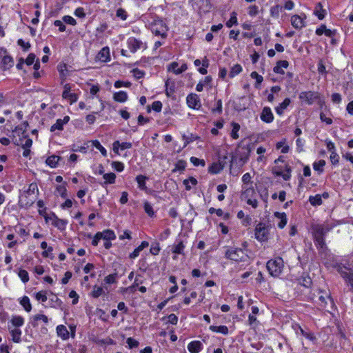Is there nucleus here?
Returning <instances> with one entry per match:
<instances>
[{
	"mask_svg": "<svg viewBox=\"0 0 353 353\" xmlns=\"http://www.w3.org/2000/svg\"><path fill=\"white\" fill-rule=\"evenodd\" d=\"M148 26L152 33L155 35L161 36L163 39H165L167 37L168 28L163 20L154 19L153 21L149 23Z\"/></svg>",
	"mask_w": 353,
	"mask_h": 353,
	"instance_id": "f257e3e1",
	"label": "nucleus"
},
{
	"mask_svg": "<svg viewBox=\"0 0 353 353\" xmlns=\"http://www.w3.org/2000/svg\"><path fill=\"white\" fill-rule=\"evenodd\" d=\"M28 125V123L24 122L20 126L16 127L14 130V132L17 133L19 135L21 134L22 135V138H20L18 141L16 140V144L21 145L23 148H30L32 145V140L25 134Z\"/></svg>",
	"mask_w": 353,
	"mask_h": 353,
	"instance_id": "f03ea898",
	"label": "nucleus"
},
{
	"mask_svg": "<svg viewBox=\"0 0 353 353\" xmlns=\"http://www.w3.org/2000/svg\"><path fill=\"white\" fill-rule=\"evenodd\" d=\"M283 266V261L281 257L271 259L267 263V269L270 274L274 277H277L281 274Z\"/></svg>",
	"mask_w": 353,
	"mask_h": 353,
	"instance_id": "7ed1b4c3",
	"label": "nucleus"
},
{
	"mask_svg": "<svg viewBox=\"0 0 353 353\" xmlns=\"http://www.w3.org/2000/svg\"><path fill=\"white\" fill-rule=\"evenodd\" d=\"M225 258L234 261H245L248 256L244 250L237 248H230L225 253Z\"/></svg>",
	"mask_w": 353,
	"mask_h": 353,
	"instance_id": "20e7f679",
	"label": "nucleus"
},
{
	"mask_svg": "<svg viewBox=\"0 0 353 353\" xmlns=\"http://www.w3.org/2000/svg\"><path fill=\"white\" fill-rule=\"evenodd\" d=\"M312 299L314 303L322 309L325 308L327 301H330L331 303L332 302L330 294L322 290H319L316 294H314Z\"/></svg>",
	"mask_w": 353,
	"mask_h": 353,
	"instance_id": "39448f33",
	"label": "nucleus"
},
{
	"mask_svg": "<svg viewBox=\"0 0 353 353\" xmlns=\"http://www.w3.org/2000/svg\"><path fill=\"white\" fill-rule=\"evenodd\" d=\"M127 45L132 53H135L138 50H145L148 48L146 42L135 37H129L127 40Z\"/></svg>",
	"mask_w": 353,
	"mask_h": 353,
	"instance_id": "423d86ee",
	"label": "nucleus"
},
{
	"mask_svg": "<svg viewBox=\"0 0 353 353\" xmlns=\"http://www.w3.org/2000/svg\"><path fill=\"white\" fill-rule=\"evenodd\" d=\"M268 228L263 223H259L255 228V237L261 241H266L268 239Z\"/></svg>",
	"mask_w": 353,
	"mask_h": 353,
	"instance_id": "0eeeda50",
	"label": "nucleus"
},
{
	"mask_svg": "<svg viewBox=\"0 0 353 353\" xmlns=\"http://www.w3.org/2000/svg\"><path fill=\"white\" fill-rule=\"evenodd\" d=\"M186 103L188 106L192 109L199 110L201 107L200 98L194 93H191L187 96Z\"/></svg>",
	"mask_w": 353,
	"mask_h": 353,
	"instance_id": "6e6552de",
	"label": "nucleus"
},
{
	"mask_svg": "<svg viewBox=\"0 0 353 353\" xmlns=\"http://www.w3.org/2000/svg\"><path fill=\"white\" fill-rule=\"evenodd\" d=\"M272 173L277 176H282L285 181H288L291 178V168L289 165H285V172L279 166L272 168Z\"/></svg>",
	"mask_w": 353,
	"mask_h": 353,
	"instance_id": "1a4fd4ad",
	"label": "nucleus"
},
{
	"mask_svg": "<svg viewBox=\"0 0 353 353\" xmlns=\"http://www.w3.org/2000/svg\"><path fill=\"white\" fill-rule=\"evenodd\" d=\"M37 197L34 195L27 194L24 192L19 198V204L24 208L30 207L36 201Z\"/></svg>",
	"mask_w": 353,
	"mask_h": 353,
	"instance_id": "9d476101",
	"label": "nucleus"
},
{
	"mask_svg": "<svg viewBox=\"0 0 353 353\" xmlns=\"http://www.w3.org/2000/svg\"><path fill=\"white\" fill-rule=\"evenodd\" d=\"M318 98V93L312 91L301 92L299 94V99L310 105L312 104Z\"/></svg>",
	"mask_w": 353,
	"mask_h": 353,
	"instance_id": "9b49d317",
	"label": "nucleus"
},
{
	"mask_svg": "<svg viewBox=\"0 0 353 353\" xmlns=\"http://www.w3.org/2000/svg\"><path fill=\"white\" fill-rule=\"evenodd\" d=\"M71 85L69 83H66L63 87V92L62 93V97L65 99L70 101V103H75L78 100V95L75 93H72Z\"/></svg>",
	"mask_w": 353,
	"mask_h": 353,
	"instance_id": "f8f14e48",
	"label": "nucleus"
},
{
	"mask_svg": "<svg viewBox=\"0 0 353 353\" xmlns=\"http://www.w3.org/2000/svg\"><path fill=\"white\" fill-rule=\"evenodd\" d=\"M256 194L255 190L252 185H243L241 198L243 200H247L254 198Z\"/></svg>",
	"mask_w": 353,
	"mask_h": 353,
	"instance_id": "ddd939ff",
	"label": "nucleus"
},
{
	"mask_svg": "<svg viewBox=\"0 0 353 353\" xmlns=\"http://www.w3.org/2000/svg\"><path fill=\"white\" fill-rule=\"evenodd\" d=\"M39 321H42L47 324L48 323V318L44 314H36L30 319V323L33 327H37L39 325Z\"/></svg>",
	"mask_w": 353,
	"mask_h": 353,
	"instance_id": "4468645a",
	"label": "nucleus"
},
{
	"mask_svg": "<svg viewBox=\"0 0 353 353\" xmlns=\"http://www.w3.org/2000/svg\"><path fill=\"white\" fill-rule=\"evenodd\" d=\"M261 119L265 123H271L274 120V115L272 112L270 108H263L261 114Z\"/></svg>",
	"mask_w": 353,
	"mask_h": 353,
	"instance_id": "2eb2a0df",
	"label": "nucleus"
},
{
	"mask_svg": "<svg viewBox=\"0 0 353 353\" xmlns=\"http://www.w3.org/2000/svg\"><path fill=\"white\" fill-rule=\"evenodd\" d=\"M70 121V117L68 116H65L63 119H59L56 121V123L53 124L50 128V131L54 132L55 130H62L63 129V125L67 124Z\"/></svg>",
	"mask_w": 353,
	"mask_h": 353,
	"instance_id": "dca6fc26",
	"label": "nucleus"
},
{
	"mask_svg": "<svg viewBox=\"0 0 353 353\" xmlns=\"http://www.w3.org/2000/svg\"><path fill=\"white\" fill-rule=\"evenodd\" d=\"M132 146V144L130 142H122L120 143L119 141H115L113 143V150L114 152L119 154V150H124L126 149H130Z\"/></svg>",
	"mask_w": 353,
	"mask_h": 353,
	"instance_id": "f3484780",
	"label": "nucleus"
},
{
	"mask_svg": "<svg viewBox=\"0 0 353 353\" xmlns=\"http://www.w3.org/2000/svg\"><path fill=\"white\" fill-rule=\"evenodd\" d=\"M97 59L101 62H108L110 60V49L108 47L103 48L98 53Z\"/></svg>",
	"mask_w": 353,
	"mask_h": 353,
	"instance_id": "a211bd4d",
	"label": "nucleus"
},
{
	"mask_svg": "<svg viewBox=\"0 0 353 353\" xmlns=\"http://www.w3.org/2000/svg\"><path fill=\"white\" fill-rule=\"evenodd\" d=\"M292 26L296 29H301L305 26L304 19L299 15H293L291 17Z\"/></svg>",
	"mask_w": 353,
	"mask_h": 353,
	"instance_id": "6ab92c4d",
	"label": "nucleus"
},
{
	"mask_svg": "<svg viewBox=\"0 0 353 353\" xmlns=\"http://www.w3.org/2000/svg\"><path fill=\"white\" fill-rule=\"evenodd\" d=\"M313 238H325L326 233L324 232L323 228L320 224H314L312 225Z\"/></svg>",
	"mask_w": 353,
	"mask_h": 353,
	"instance_id": "aec40b11",
	"label": "nucleus"
},
{
	"mask_svg": "<svg viewBox=\"0 0 353 353\" xmlns=\"http://www.w3.org/2000/svg\"><path fill=\"white\" fill-rule=\"evenodd\" d=\"M289 65L288 61L282 60L276 62V65L273 68V71L276 74H284L283 68H287Z\"/></svg>",
	"mask_w": 353,
	"mask_h": 353,
	"instance_id": "412c9836",
	"label": "nucleus"
},
{
	"mask_svg": "<svg viewBox=\"0 0 353 353\" xmlns=\"http://www.w3.org/2000/svg\"><path fill=\"white\" fill-rule=\"evenodd\" d=\"M99 101L101 102L100 108L97 111H94L92 114H88L85 117V121L89 124H93L94 123L96 120L94 114H97L104 110V105L102 99H99Z\"/></svg>",
	"mask_w": 353,
	"mask_h": 353,
	"instance_id": "4be33fe9",
	"label": "nucleus"
},
{
	"mask_svg": "<svg viewBox=\"0 0 353 353\" xmlns=\"http://www.w3.org/2000/svg\"><path fill=\"white\" fill-rule=\"evenodd\" d=\"M57 333L62 340H68L70 337V332L67 330L66 327L63 325H59L57 327Z\"/></svg>",
	"mask_w": 353,
	"mask_h": 353,
	"instance_id": "5701e85b",
	"label": "nucleus"
},
{
	"mask_svg": "<svg viewBox=\"0 0 353 353\" xmlns=\"http://www.w3.org/2000/svg\"><path fill=\"white\" fill-rule=\"evenodd\" d=\"M203 349V345L199 341L190 342L188 345V350L191 353H199Z\"/></svg>",
	"mask_w": 353,
	"mask_h": 353,
	"instance_id": "b1692460",
	"label": "nucleus"
},
{
	"mask_svg": "<svg viewBox=\"0 0 353 353\" xmlns=\"http://www.w3.org/2000/svg\"><path fill=\"white\" fill-rule=\"evenodd\" d=\"M149 245V243L148 241H142L141 245H139L137 248L134 250V251L130 254L129 258L131 259H134L139 256L140 252L145 248H148Z\"/></svg>",
	"mask_w": 353,
	"mask_h": 353,
	"instance_id": "393cba45",
	"label": "nucleus"
},
{
	"mask_svg": "<svg viewBox=\"0 0 353 353\" xmlns=\"http://www.w3.org/2000/svg\"><path fill=\"white\" fill-rule=\"evenodd\" d=\"M179 64L176 62H172L169 67V70H172L174 74H179L185 72L188 69V66L185 63H183L181 67H178Z\"/></svg>",
	"mask_w": 353,
	"mask_h": 353,
	"instance_id": "a878e982",
	"label": "nucleus"
},
{
	"mask_svg": "<svg viewBox=\"0 0 353 353\" xmlns=\"http://www.w3.org/2000/svg\"><path fill=\"white\" fill-rule=\"evenodd\" d=\"M13 65V59L9 55H4L1 61V68L3 70H6L12 68Z\"/></svg>",
	"mask_w": 353,
	"mask_h": 353,
	"instance_id": "bb28decb",
	"label": "nucleus"
},
{
	"mask_svg": "<svg viewBox=\"0 0 353 353\" xmlns=\"http://www.w3.org/2000/svg\"><path fill=\"white\" fill-rule=\"evenodd\" d=\"M19 302L27 312H30L32 310V305L28 296H23L19 300Z\"/></svg>",
	"mask_w": 353,
	"mask_h": 353,
	"instance_id": "cd10ccee",
	"label": "nucleus"
},
{
	"mask_svg": "<svg viewBox=\"0 0 353 353\" xmlns=\"http://www.w3.org/2000/svg\"><path fill=\"white\" fill-rule=\"evenodd\" d=\"M314 14L318 17L319 19L322 20L326 14V10L323 8V6L321 3H318L314 10Z\"/></svg>",
	"mask_w": 353,
	"mask_h": 353,
	"instance_id": "c85d7f7f",
	"label": "nucleus"
},
{
	"mask_svg": "<svg viewBox=\"0 0 353 353\" xmlns=\"http://www.w3.org/2000/svg\"><path fill=\"white\" fill-rule=\"evenodd\" d=\"M113 99L114 101L120 103L125 102L128 100V94L125 91H119L115 92L113 95Z\"/></svg>",
	"mask_w": 353,
	"mask_h": 353,
	"instance_id": "c756f323",
	"label": "nucleus"
},
{
	"mask_svg": "<svg viewBox=\"0 0 353 353\" xmlns=\"http://www.w3.org/2000/svg\"><path fill=\"white\" fill-rule=\"evenodd\" d=\"M290 99L289 98H286L284 99V101L279 104V106H277L275 110H276V112L279 114V115H282L284 110L288 108V106L290 105Z\"/></svg>",
	"mask_w": 353,
	"mask_h": 353,
	"instance_id": "7c9ffc66",
	"label": "nucleus"
},
{
	"mask_svg": "<svg viewBox=\"0 0 353 353\" xmlns=\"http://www.w3.org/2000/svg\"><path fill=\"white\" fill-rule=\"evenodd\" d=\"M314 241L315 245L320 252H324L325 250H327L325 238H314Z\"/></svg>",
	"mask_w": 353,
	"mask_h": 353,
	"instance_id": "2f4dec72",
	"label": "nucleus"
},
{
	"mask_svg": "<svg viewBox=\"0 0 353 353\" xmlns=\"http://www.w3.org/2000/svg\"><path fill=\"white\" fill-rule=\"evenodd\" d=\"M185 249V245L181 241H179L176 243L174 244L172 248L173 253L176 254H183Z\"/></svg>",
	"mask_w": 353,
	"mask_h": 353,
	"instance_id": "473e14b6",
	"label": "nucleus"
},
{
	"mask_svg": "<svg viewBox=\"0 0 353 353\" xmlns=\"http://www.w3.org/2000/svg\"><path fill=\"white\" fill-rule=\"evenodd\" d=\"M60 160H61L60 157L57 156V155H52L46 159V163L50 168H56Z\"/></svg>",
	"mask_w": 353,
	"mask_h": 353,
	"instance_id": "72a5a7b5",
	"label": "nucleus"
},
{
	"mask_svg": "<svg viewBox=\"0 0 353 353\" xmlns=\"http://www.w3.org/2000/svg\"><path fill=\"white\" fill-rule=\"evenodd\" d=\"M274 215L280 219V221L278 223V227L281 229L283 228L286 225L288 221L286 214L285 213L275 212Z\"/></svg>",
	"mask_w": 353,
	"mask_h": 353,
	"instance_id": "f704fd0d",
	"label": "nucleus"
},
{
	"mask_svg": "<svg viewBox=\"0 0 353 353\" xmlns=\"http://www.w3.org/2000/svg\"><path fill=\"white\" fill-rule=\"evenodd\" d=\"M341 275L351 285L353 290V270H345L341 272Z\"/></svg>",
	"mask_w": 353,
	"mask_h": 353,
	"instance_id": "c9c22d12",
	"label": "nucleus"
},
{
	"mask_svg": "<svg viewBox=\"0 0 353 353\" xmlns=\"http://www.w3.org/2000/svg\"><path fill=\"white\" fill-rule=\"evenodd\" d=\"M68 224V221L64 219H61L55 216L54 219L53 221V225L57 227L60 230H65L66 225Z\"/></svg>",
	"mask_w": 353,
	"mask_h": 353,
	"instance_id": "e433bc0d",
	"label": "nucleus"
},
{
	"mask_svg": "<svg viewBox=\"0 0 353 353\" xmlns=\"http://www.w3.org/2000/svg\"><path fill=\"white\" fill-rule=\"evenodd\" d=\"M210 330L214 332L221 333L224 335H227L228 334V328L225 325H211L210 326Z\"/></svg>",
	"mask_w": 353,
	"mask_h": 353,
	"instance_id": "4c0bfd02",
	"label": "nucleus"
},
{
	"mask_svg": "<svg viewBox=\"0 0 353 353\" xmlns=\"http://www.w3.org/2000/svg\"><path fill=\"white\" fill-rule=\"evenodd\" d=\"M338 223L334 221H326L323 223L320 224L323 228L324 232L327 234L336 226Z\"/></svg>",
	"mask_w": 353,
	"mask_h": 353,
	"instance_id": "58836bf2",
	"label": "nucleus"
},
{
	"mask_svg": "<svg viewBox=\"0 0 353 353\" xmlns=\"http://www.w3.org/2000/svg\"><path fill=\"white\" fill-rule=\"evenodd\" d=\"M10 322L13 326L17 328L24 324V319L21 316H12Z\"/></svg>",
	"mask_w": 353,
	"mask_h": 353,
	"instance_id": "ea45409f",
	"label": "nucleus"
},
{
	"mask_svg": "<svg viewBox=\"0 0 353 353\" xmlns=\"http://www.w3.org/2000/svg\"><path fill=\"white\" fill-rule=\"evenodd\" d=\"M148 178L145 176H143V175H138L137 177H136V181L138 183V187L139 189L142 190H147V187L145 185V180L147 179Z\"/></svg>",
	"mask_w": 353,
	"mask_h": 353,
	"instance_id": "a19ab883",
	"label": "nucleus"
},
{
	"mask_svg": "<svg viewBox=\"0 0 353 353\" xmlns=\"http://www.w3.org/2000/svg\"><path fill=\"white\" fill-rule=\"evenodd\" d=\"M10 334L14 343H19L21 341V331L19 328L10 330Z\"/></svg>",
	"mask_w": 353,
	"mask_h": 353,
	"instance_id": "79ce46f5",
	"label": "nucleus"
},
{
	"mask_svg": "<svg viewBox=\"0 0 353 353\" xmlns=\"http://www.w3.org/2000/svg\"><path fill=\"white\" fill-rule=\"evenodd\" d=\"M105 291L103 288L95 285L93 286L92 291L91 292V295L94 298H98L100 296L103 295Z\"/></svg>",
	"mask_w": 353,
	"mask_h": 353,
	"instance_id": "37998d69",
	"label": "nucleus"
},
{
	"mask_svg": "<svg viewBox=\"0 0 353 353\" xmlns=\"http://www.w3.org/2000/svg\"><path fill=\"white\" fill-rule=\"evenodd\" d=\"M101 234L104 240H113L116 239L114 232L111 230H105L101 232Z\"/></svg>",
	"mask_w": 353,
	"mask_h": 353,
	"instance_id": "c03bdc74",
	"label": "nucleus"
},
{
	"mask_svg": "<svg viewBox=\"0 0 353 353\" xmlns=\"http://www.w3.org/2000/svg\"><path fill=\"white\" fill-rule=\"evenodd\" d=\"M103 179H105L104 184H112L115 182L116 175L113 172L108 173V174H103Z\"/></svg>",
	"mask_w": 353,
	"mask_h": 353,
	"instance_id": "a18cd8bd",
	"label": "nucleus"
},
{
	"mask_svg": "<svg viewBox=\"0 0 353 353\" xmlns=\"http://www.w3.org/2000/svg\"><path fill=\"white\" fill-rule=\"evenodd\" d=\"M25 192H27V194H29L30 195L32 194L37 197V195L39 194L37 184L36 183H30L28 186V189Z\"/></svg>",
	"mask_w": 353,
	"mask_h": 353,
	"instance_id": "49530a36",
	"label": "nucleus"
},
{
	"mask_svg": "<svg viewBox=\"0 0 353 353\" xmlns=\"http://www.w3.org/2000/svg\"><path fill=\"white\" fill-rule=\"evenodd\" d=\"M309 201L312 205H320L322 204L321 196L320 194L310 196L309 198Z\"/></svg>",
	"mask_w": 353,
	"mask_h": 353,
	"instance_id": "de8ad7c7",
	"label": "nucleus"
},
{
	"mask_svg": "<svg viewBox=\"0 0 353 353\" xmlns=\"http://www.w3.org/2000/svg\"><path fill=\"white\" fill-rule=\"evenodd\" d=\"M92 144L94 148H96L101 152V154L103 157L107 156V151L105 148L100 143V142L98 140L92 141Z\"/></svg>",
	"mask_w": 353,
	"mask_h": 353,
	"instance_id": "09e8293b",
	"label": "nucleus"
},
{
	"mask_svg": "<svg viewBox=\"0 0 353 353\" xmlns=\"http://www.w3.org/2000/svg\"><path fill=\"white\" fill-rule=\"evenodd\" d=\"M183 184L185 186V189L187 190H190V185H196L197 184V180L194 177H190L189 179H185L183 181Z\"/></svg>",
	"mask_w": 353,
	"mask_h": 353,
	"instance_id": "8fccbe9b",
	"label": "nucleus"
},
{
	"mask_svg": "<svg viewBox=\"0 0 353 353\" xmlns=\"http://www.w3.org/2000/svg\"><path fill=\"white\" fill-rule=\"evenodd\" d=\"M241 71L242 67L239 64H236L232 67L229 76L230 78H233L236 75L239 74Z\"/></svg>",
	"mask_w": 353,
	"mask_h": 353,
	"instance_id": "3c124183",
	"label": "nucleus"
},
{
	"mask_svg": "<svg viewBox=\"0 0 353 353\" xmlns=\"http://www.w3.org/2000/svg\"><path fill=\"white\" fill-rule=\"evenodd\" d=\"M56 191L62 198H65L67 196V189L65 183L57 185Z\"/></svg>",
	"mask_w": 353,
	"mask_h": 353,
	"instance_id": "603ef678",
	"label": "nucleus"
},
{
	"mask_svg": "<svg viewBox=\"0 0 353 353\" xmlns=\"http://www.w3.org/2000/svg\"><path fill=\"white\" fill-rule=\"evenodd\" d=\"M325 165V161L324 160H319V161L314 162L313 163V168L317 172H322Z\"/></svg>",
	"mask_w": 353,
	"mask_h": 353,
	"instance_id": "864d4df0",
	"label": "nucleus"
},
{
	"mask_svg": "<svg viewBox=\"0 0 353 353\" xmlns=\"http://www.w3.org/2000/svg\"><path fill=\"white\" fill-rule=\"evenodd\" d=\"M144 210L145 213L150 217L154 215L153 208L152 205L148 201L144 203Z\"/></svg>",
	"mask_w": 353,
	"mask_h": 353,
	"instance_id": "5fc2aeb1",
	"label": "nucleus"
},
{
	"mask_svg": "<svg viewBox=\"0 0 353 353\" xmlns=\"http://www.w3.org/2000/svg\"><path fill=\"white\" fill-rule=\"evenodd\" d=\"M276 149H281V152L283 154L288 153L290 148L288 145L285 144L284 141H280L276 143Z\"/></svg>",
	"mask_w": 353,
	"mask_h": 353,
	"instance_id": "6e6d98bb",
	"label": "nucleus"
},
{
	"mask_svg": "<svg viewBox=\"0 0 353 353\" xmlns=\"http://www.w3.org/2000/svg\"><path fill=\"white\" fill-rule=\"evenodd\" d=\"M116 16H117V17H118L123 21L126 20L128 18L127 12L121 8L117 9V12H116Z\"/></svg>",
	"mask_w": 353,
	"mask_h": 353,
	"instance_id": "4d7b16f0",
	"label": "nucleus"
},
{
	"mask_svg": "<svg viewBox=\"0 0 353 353\" xmlns=\"http://www.w3.org/2000/svg\"><path fill=\"white\" fill-rule=\"evenodd\" d=\"M186 167V162L183 160H179L176 164H175V168L174 169V171H183L185 170Z\"/></svg>",
	"mask_w": 353,
	"mask_h": 353,
	"instance_id": "13d9d810",
	"label": "nucleus"
},
{
	"mask_svg": "<svg viewBox=\"0 0 353 353\" xmlns=\"http://www.w3.org/2000/svg\"><path fill=\"white\" fill-rule=\"evenodd\" d=\"M237 23V17L236 12H233L231 14L230 19L226 22V26L231 28L233 25Z\"/></svg>",
	"mask_w": 353,
	"mask_h": 353,
	"instance_id": "bf43d9fd",
	"label": "nucleus"
},
{
	"mask_svg": "<svg viewBox=\"0 0 353 353\" xmlns=\"http://www.w3.org/2000/svg\"><path fill=\"white\" fill-rule=\"evenodd\" d=\"M232 126H233V128L231 132V137L234 139H236L239 138L238 132L239 131L240 125L238 123H232Z\"/></svg>",
	"mask_w": 353,
	"mask_h": 353,
	"instance_id": "052dcab7",
	"label": "nucleus"
},
{
	"mask_svg": "<svg viewBox=\"0 0 353 353\" xmlns=\"http://www.w3.org/2000/svg\"><path fill=\"white\" fill-rule=\"evenodd\" d=\"M18 275L23 283H27L29 281V275L26 270H21L19 272Z\"/></svg>",
	"mask_w": 353,
	"mask_h": 353,
	"instance_id": "680f3d73",
	"label": "nucleus"
},
{
	"mask_svg": "<svg viewBox=\"0 0 353 353\" xmlns=\"http://www.w3.org/2000/svg\"><path fill=\"white\" fill-rule=\"evenodd\" d=\"M199 137L196 135L191 134L190 136L183 135V139L185 141V146L191 142L196 140Z\"/></svg>",
	"mask_w": 353,
	"mask_h": 353,
	"instance_id": "e2e57ef3",
	"label": "nucleus"
},
{
	"mask_svg": "<svg viewBox=\"0 0 353 353\" xmlns=\"http://www.w3.org/2000/svg\"><path fill=\"white\" fill-rule=\"evenodd\" d=\"M35 298L37 301L44 303L47 301L48 298L46 293L43 291H40L35 294Z\"/></svg>",
	"mask_w": 353,
	"mask_h": 353,
	"instance_id": "0e129e2a",
	"label": "nucleus"
},
{
	"mask_svg": "<svg viewBox=\"0 0 353 353\" xmlns=\"http://www.w3.org/2000/svg\"><path fill=\"white\" fill-rule=\"evenodd\" d=\"M190 161L195 166L201 165L203 167V166H205V164L204 160L199 159L194 157H192L190 158Z\"/></svg>",
	"mask_w": 353,
	"mask_h": 353,
	"instance_id": "69168bd1",
	"label": "nucleus"
},
{
	"mask_svg": "<svg viewBox=\"0 0 353 353\" xmlns=\"http://www.w3.org/2000/svg\"><path fill=\"white\" fill-rule=\"evenodd\" d=\"M112 167L117 172H121L124 169L123 163L119 161H113L112 163Z\"/></svg>",
	"mask_w": 353,
	"mask_h": 353,
	"instance_id": "338daca9",
	"label": "nucleus"
},
{
	"mask_svg": "<svg viewBox=\"0 0 353 353\" xmlns=\"http://www.w3.org/2000/svg\"><path fill=\"white\" fill-rule=\"evenodd\" d=\"M116 275H117L116 274H109L108 276H105L104 279L105 283L107 284H112V283H116V281H117Z\"/></svg>",
	"mask_w": 353,
	"mask_h": 353,
	"instance_id": "774afa93",
	"label": "nucleus"
}]
</instances>
